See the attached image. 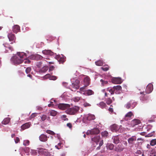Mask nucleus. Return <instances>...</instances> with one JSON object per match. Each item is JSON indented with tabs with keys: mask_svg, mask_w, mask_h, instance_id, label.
<instances>
[{
	"mask_svg": "<svg viewBox=\"0 0 156 156\" xmlns=\"http://www.w3.org/2000/svg\"><path fill=\"white\" fill-rule=\"evenodd\" d=\"M27 56L26 54L23 52H19L16 55L11 58L12 61L15 64L18 65L23 62V59Z\"/></svg>",
	"mask_w": 156,
	"mask_h": 156,
	"instance_id": "obj_1",
	"label": "nucleus"
},
{
	"mask_svg": "<svg viewBox=\"0 0 156 156\" xmlns=\"http://www.w3.org/2000/svg\"><path fill=\"white\" fill-rule=\"evenodd\" d=\"M79 110V107L75 106L72 108H68L66 111V113L69 115H74L78 112Z\"/></svg>",
	"mask_w": 156,
	"mask_h": 156,
	"instance_id": "obj_2",
	"label": "nucleus"
},
{
	"mask_svg": "<svg viewBox=\"0 0 156 156\" xmlns=\"http://www.w3.org/2000/svg\"><path fill=\"white\" fill-rule=\"evenodd\" d=\"M136 104L137 103L136 102L130 101L125 105V107L128 109L130 108L133 109L136 106Z\"/></svg>",
	"mask_w": 156,
	"mask_h": 156,
	"instance_id": "obj_3",
	"label": "nucleus"
},
{
	"mask_svg": "<svg viewBox=\"0 0 156 156\" xmlns=\"http://www.w3.org/2000/svg\"><path fill=\"white\" fill-rule=\"evenodd\" d=\"M8 37L10 41H12L10 44H12L13 43H15L16 37L15 35L12 33H9L8 35Z\"/></svg>",
	"mask_w": 156,
	"mask_h": 156,
	"instance_id": "obj_4",
	"label": "nucleus"
},
{
	"mask_svg": "<svg viewBox=\"0 0 156 156\" xmlns=\"http://www.w3.org/2000/svg\"><path fill=\"white\" fill-rule=\"evenodd\" d=\"M80 83V82L78 80H76L75 82L72 83L70 85V87L75 90H77L79 87V84Z\"/></svg>",
	"mask_w": 156,
	"mask_h": 156,
	"instance_id": "obj_5",
	"label": "nucleus"
},
{
	"mask_svg": "<svg viewBox=\"0 0 156 156\" xmlns=\"http://www.w3.org/2000/svg\"><path fill=\"white\" fill-rule=\"evenodd\" d=\"M70 105L68 104H59L58 106V108L62 110H64L69 108Z\"/></svg>",
	"mask_w": 156,
	"mask_h": 156,
	"instance_id": "obj_6",
	"label": "nucleus"
},
{
	"mask_svg": "<svg viewBox=\"0 0 156 156\" xmlns=\"http://www.w3.org/2000/svg\"><path fill=\"white\" fill-rule=\"evenodd\" d=\"M153 90V85L151 83H149L147 86L145 91V94H149L151 93Z\"/></svg>",
	"mask_w": 156,
	"mask_h": 156,
	"instance_id": "obj_7",
	"label": "nucleus"
},
{
	"mask_svg": "<svg viewBox=\"0 0 156 156\" xmlns=\"http://www.w3.org/2000/svg\"><path fill=\"white\" fill-rule=\"evenodd\" d=\"M122 126H121L119 127V126L115 124L112 125L111 126V129L112 131L113 132H117L119 129V128Z\"/></svg>",
	"mask_w": 156,
	"mask_h": 156,
	"instance_id": "obj_8",
	"label": "nucleus"
},
{
	"mask_svg": "<svg viewBox=\"0 0 156 156\" xmlns=\"http://www.w3.org/2000/svg\"><path fill=\"white\" fill-rule=\"evenodd\" d=\"M112 83L114 84H121L122 83L121 79L119 77H114L111 80Z\"/></svg>",
	"mask_w": 156,
	"mask_h": 156,
	"instance_id": "obj_9",
	"label": "nucleus"
},
{
	"mask_svg": "<svg viewBox=\"0 0 156 156\" xmlns=\"http://www.w3.org/2000/svg\"><path fill=\"white\" fill-rule=\"evenodd\" d=\"M136 137L135 136H133L129 138L127 140L128 143L129 144H133L134 142L136 141Z\"/></svg>",
	"mask_w": 156,
	"mask_h": 156,
	"instance_id": "obj_10",
	"label": "nucleus"
},
{
	"mask_svg": "<svg viewBox=\"0 0 156 156\" xmlns=\"http://www.w3.org/2000/svg\"><path fill=\"white\" fill-rule=\"evenodd\" d=\"M133 115V113L131 111L129 112L125 115L124 119L126 121L128 120H130L132 116Z\"/></svg>",
	"mask_w": 156,
	"mask_h": 156,
	"instance_id": "obj_11",
	"label": "nucleus"
},
{
	"mask_svg": "<svg viewBox=\"0 0 156 156\" xmlns=\"http://www.w3.org/2000/svg\"><path fill=\"white\" fill-rule=\"evenodd\" d=\"M140 93V94H142V95L140 97V100H141L144 101L148 99L149 98V96L147 95H146V94H145V93L144 92H141Z\"/></svg>",
	"mask_w": 156,
	"mask_h": 156,
	"instance_id": "obj_12",
	"label": "nucleus"
},
{
	"mask_svg": "<svg viewBox=\"0 0 156 156\" xmlns=\"http://www.w3.org/2000/svg\"><path fill=\"white\" fill-rule=\"evenodd\" d=\"M3 45L5 48V50L8 52L9 51H12L13 50V48L10 45V44L7 43H5L3 44Z\"/></svg>",
	"mask_w": 156,
	"mask_h": 156,
	"instance_id": "obj_13",
	"label": "nucleus"
},
{
	"mask_svg": "<svg viewBox=\"0 0 156 156\" xmlns=\"http://www.w3.org/2000/svg\"><path fill=\"white\" fill-rule=\"evenodd\" d=\"M100 132L98 128H94L89 130V133L91 135L98 134Z\"/></svg>",
	"mask_w": 156,
	"mask_h": 156,
	"instance_id": "obj_14",
	"label": "nucleus"
},
{
	"mask_svg": "<svg viewBox=\"0 0 156 156\" xmlns=\"http://www.w3.org/2000/svg\"><path fill=\"white\" fill-rule=\"evenodd\" d=\"M100 136H95L94 137L91 138V140L92 141L96 143V144H98V142L100 141Z\"/></svg>",
	"mask_w": 156,
	"mask_h": 156,
	"instance_id": "obj_15",
	"label": "nucleus"
},
{
	"mask_svg": "<svg viewBox=\"0 0 156 156\" xmlns=\"http://www.w3.org/2000/svg\"><path fill=\"white\" fill-rule=\"evenodd\" d=\"M31 124L30 122H28L23 124L21 126V129L24 130L30 127Z\"/></svg>",
	"mask_w": 156,
	"mask_h": 156,
	"instance_id": "obj_16",
	"label": "nucleus"
},
{
	"mask_svg": "<svg viewBox=\"0 0 156 156\" xmlns=\"http://www.w3.org/2000/svg\"><path fill=\"white\" fill-rule=\"evenodd\" d=\"M20 30V27L18 25H16L12 27V31L15 33L16 34Z\"/></svg>",
	"mask_w": 156,
	"mask_h": 156,
	"instance_id": "obj_17",
	"label": "nucleus"
},
{
	"mask_svg": "<svg viewBox=\"0 0 156 156\" xmlns=\"http://www.w3.org/2000/svg\"><path fill=\"white\" fill-rule=\"evenodd\" d=\"M140 123V121L139 119H134L132 121L131 124L132 126L134 127V126L139 124Z\"/></svg>",
	"mask_w": 156,
	"mask_h": 156,
	"instance_id": "obj_18",
	"label": "nucleus"
},
{
	"mask_svg": "<svg viewBox=\"0 0 156 156\" xmlns=\"http://www.w3.org/2000/svg\"><path fill=\"white\" fill-rule=\"evenodd\" d=\"M39 139L41 141L45 142L47 140L48 137L46 135L42 134L40 136Z\"/></svg>",
	"mask_w": 156,
	"mask_h": 156,
	"instance_id": "obj_19",
	"label": "nucleus"
},
{
	"mask_svg": "<svg viewBox=\"0 0 156 156\" xmlns=\"http://www.w3.org/2000/svg\"><path fill=\"white\" fill-rule=\"evenodd\" d=\"M84 85L85 86H88L90 84V79L88 76L85 77L83 80Z\"/></svg>",
	"mask_w": 156,
	"mask_h": 156,
	"instance_id": "obj_20",
	"label": "nucleus"
},
{
	"mask_svg": "<svg viewBox=\"0 0 156 156\" xmlns=\"http://www.w3.org/2000/svg\"><path fill=\"white\" fill-rule=\"evenodd\" d=\"M42 52L43 54L45 55H52L53 54V52L49 50H43Z\"/></svg>",
	"mask_w": 156,
	"mask_h": 156,
	"instance_id": "obj_21",
	"label": "nucleus"
},
{
	"mask_svg": "<svg viewBox=\"0 0 156 156\" xmlns=\"http://www.w3.org/2000/svg\"><path fill=\"white\" fill-rule=\"evenodd\" d=\"M112 139L113 140V142L115 144H117L119 142L120 140L118 136H113Z\"/></svg>",
	"mask_w": 156,
	"mask_h": 156,
	"instance_id": "obj_22",
	"label": "nucleus"
},
{
	"mask_svg": "<svg viewBox=\"0 0 156 156\" xmlns=\"http://www.w3.org/2000/svg\"><path fill=\"white\" fill-rule=\"evenodd\" d=\"M95 119V117L94 115L89 114L87 117V120L91 121L94 120Z\"/></svg>",
	"mask_w": 156,
	"mask_h": 156,
	"instance_id": "obj_23",
	"label": "nucleus"
},
{
	"mask_svg": "<svg viewBox=\"0 0 156 156\" xmlns=\"http://www.w3.org/2000/svg\"><path fill=\"white\" fill-rule=\"evenodd\" d=\"M10 118H6L5 119L3 120L2 122V123L4 125H6L8 124L10 122Z\"/></svg>",
	"mask_w": 156,
	"mask_h": 156,
	"instance_id": "obj_24",
	"label": "nucleus"
},
{
	"mask_svg": "<svg viewBox=\"0 0 156 156\" xmlns=\"http://www.w3.org/2000/svg\"><path fill=\"white\" fill-rule=\"evenodd\" d=\"M122 144H119L118 147L116 148V151H117L121 152L124 149V147H122Z\"/></svg>",
	"mask_w": 156,
	"mask_h": 156,
	"instance_id": "obj_25",
	"label": "nucleus"
},
{
	"mask_svg": "<svg viewBox=\"0 0 156 156\" xmlns=\"http://www.w3.org/2000/svg\"><path fill=\"white\" fill-rule=\"evenodd\" d=\"M48 69V67L44 66L39 70V72L40 73H45L47 71Z\"/></svg>",
	"mask_w": 156,
	"mask_h": 156,
	"instance_id": "obj_26",
	"label": "nucleus"
},
{
	"mask_svg": "<svg viewBox=\"0 0 156 156\" xmlns=\"http://www.w3.org/2000/svg\"><path fill=\"white\" fill-rule=\"evenodd\" d=\"M49 114L52 116H55L57 114V112L56 111L53 110H51L49 112H48Z\"/></svg>",
	"mask_w": 156,
	"mask_h": 156,
	"instance_id": "obj_27",
	"label": "nucleus"
},
{
	"mask_svg": "<svg viewBox=\"0 0 156 156\" xmlns=\"http://www.w3.org/2000/svg\"><path fill=\"white\" fill-rule=\"evenodd\" d=\"M86 93L87 96H90L94 94V92L91 90H86Z\"/></svg>",
	"mask_w": 156,
	"mask_h": 156,
	"instance_id": "obj_28",
	"label": "nucleus"
},
{
	"mask_svg": "<svg viewBox=\"0 0 156 156\" xmlns=\"http://www.w3.org/2000/svg\"><path fill=\"white\" fill-rule=\"evenodd\" d=\"M113 89L115 91L116 90H122V87L120 85H117L116 86H114L113 87Z\"/></svg>",
	"mask_w": 156,
	"mask_h": 156,
	"instance_id": "obj_29",
	"label": "nucleus"
},
{
	"mask_svg": "<svg viewBox=\"0 0 156 156\" xmlns=\"http://www.w3.org/2000/svg\"><path fill=\"white\" fill-rule=\"evenodd\" d=\"M108 135L109 134L108 132L106 131H105L101 133L102 136L104 137H108Z\"/></svg>",
	"mask_w": 156,
	"mask_h": 156,
	"instance_id": "obj_30",
	"label": "nucleus"
},
{
	"mask_svg": "<svg viewBox=\"0 0 156 156\" xmlns=\"http://www.w3.org/2000/svg\"><path fill=\"white\" fill-rule=\"evenodd\" d=\"M106 103L108 105H110L112 102V100L110 98H108L105 99Z\"/></svg>",
	"mask_w": 156,
	"mask_h": 156,
	"instance_id": "obj_31",
	"label": "nucleus"
},
{
	"mask_svg": "<svg viewBox=\"0 0 156 156\" xmlns=\"http://www.w3.org/2000/svg\"><path fill=\"white\" fill-rule=\"evenodd\" d=\"M43 57L41 55L38 54L35 55V60H40Z\"/></svg>",
	"mask_w": 156,
	"mask_h": 156,
	"instance_id": "obj_32",
	"label": "nucleus"
},
{
	"mask_svg": "<svg viewBox=\"0 0 156 156\" xmlns=\"http://www.w3.org/2000/svg\"><path fill=\"white\" fill-rule=\"evenodd\" d=\"M95 64L98 66H101L103 65V62L101 60H99L95 62Z\"/></svg>",
	"mask_w": 156,
	"mask_h": 156,
	"instance_id": "obj_33",
	"label": "nucleus"
},
{
	"mask_svg": "<svg viewBox=\"0 0 156 156\" xmlns=\"http://www.w3.org/2000/svg\"><path fill=\"white\" fill-rule=\"evenodd\" d=\"M107 90L108 91L111 93V94L112 95L114 94V90L112 88L110 89L109 88H108L107 89Z\"/></svg>",
	"mask_w": 156,
	"mask_h": 156,
	"instance_id": "obj_34",
	"label": "nucleus"
},
{
	"mask_svg": "<svg viewBox=\"0 0 156 156\" xmlns=\"http://www.w3.org/2000/svg\"><path fill=\"white\" fill-rule=\"evenodd\" d=\"M100 81L101 83V85L102 86L106 85L108 83L107 81L104 80L103 79L101 80Z\"/></svg>",
	"mask_w": 156,
	"mask_h": 156,
	"instance_id": "obj_35",
	"label": "nucleus"
},
{
	"mask_svg": "<svg viewBox=\"0 0 156 156\" xmlns=\"http://www.w3.org/2000/svg\"><path fill=\"white\" fill-rule=\"evenodd\" d=\"M150 145L152 146H154L156 144V139H153L150 141Z\"/></svg>",
	"mask_w": 156,
	"mask_h": 156,
	"instance_id": "obj_36",
	"label": "nucleus"
},
{
	"mask_svg": "<svg viewBox=\"0 0 156 156\" xmlns=\"http://www.w3.org/2000/svg\"><path fill=\"white\" fill-rule=\"evenodd\" d=\"M41 120L42 121H45L47 118V116L46 115L43 114L41 116Z\"/></svg>",
	"mask_w": 156,
	"mask_h": 156,
	"instance_id": "obj_37",
	"label": "nucleus"
},
{
	"mask_svg": "<svg viewBox=\"0 0 156 156\" xmlns=\"http://www.w3.org/2000/svg\"><path fill=\"white\" fill-rule=\"evenodd\" d=\"M100 106L102 108H105L106 106V104L104 102H101L99 104Z\"/></svg>",
	"mask_w": 156,
	"mask_h": 156,
	"instance_id": "obj_38",
	"label": "nucleus"
},
{
	"mask_svg": "<svg viewBox=\"0 0 156 156\" xmlns=\"http://www.w3.org/2000/svg\"><path fill=\"white\" fill-rule=\"evenodd\" d=\"M30 144V141L28 140H24L23 144L24 146L28 145Z\"/></svg>",
	"mask_w": 156,
	"mask_h": 156,
	"instance_id": "obj_39",
	"label": "nucleus"
},
{
	"mask_svg": "<svg viewBox=\"0 0 156 156\" xmlns=\"http://www.w3.org/2000/svg\"><path fill=\"white\" fill-rule=\"evenodd\" d=\"M62 144L61 143H58V145H55V147L57 149H59L62 147Z\"/></svg>",
	"mask_w": 156,
	"mask_h": 156,
	"instance_id": "obj_40",
	"label": "nucleus"
},
{
	"mask_svg": "<svg viewBox=\"0 0 156 156\" xmlns=\"http://www.w3.org/2000/svg\"><path fill=\"white\" fill-rule=\"evenodd\" d=\"M31 70V68L30 67H28L26 69V72L27 74L29 73Z\"/></svg>",
	"mask_w": 156,
	"mask_h": 156,
	"instance_id": "obj_41",
	"label": "nucleus"
},
{
	"mask_svg": "<svg viewBox=\"0 0 156 156\" xmlns=\"http://www.w3.org/2000/svg\"><path fill=\"white\" fill-rule=\"evenodd\" d=\"M46 132L48 133L53 135H54L55 134V133L54 132L49 130H47L46 131Z\"/></svg>",
	"mask_w": 156,
	"mask_h": 156,
	"instance_id": "obj_42",
	"label": "nucleus"
},
{
	"mask_svg": "<svg viewBox=\"0 0 156 156\" xmlns=\"http://www.w3.org/2000/svg\"><path fill=\"white\" fill-rule=\"evenodd\" d=\"M109 67H108V66H107L105 67H101V69L103 71H107L109 69Z\"/></svg>",
	"mask_w": 156,
	"mask_h": 156,
	"instance_id": "obj_43",
	"label": "nucleus"
},
{
	"mask_svg": "<svg viewBox=\"0 0 156 156\" xmlns=\"http://www.w3.org/2000/svg\"><path fill=\"white\" fill-rule=\"evenodd\" d=\"M57 78V77L54 76H51L50 80H56Z\"/></svg>",
	"mask_w": 156,
	"mask_h": 156,
	"instance_id": "obj_44",
	"label": "nucleus"
},
{
	"mask_svg": "<svg viewBox=\"0 0 156 156\" xmlns=\"http://www.w3.org/2000/svg\"><path fill=\"white\" fill-rule=\"evenodd\" d=\"M24 59V60H23V62H24V63L29 64L30 63V61L29 59H25V58Z\"/></svg>",
	"mask_w": 156,
	"mask_h": 156,
	"instance_id": "obj_45",
	"label": "nucleus"
},
{
	"mask_svg": "<svg viewBox=\"0 0 156 156\" xmlns=\"http://www.w3.org/2000/svg\"><path fill=\"white\" fill-rule=\"evenodd\" d=\"M30 153L31 154H33V155H36L37 154V152L35 150H31Z\"/></svg>",
	"mask_w": 156,
	"mask_h": 156,
	"instance_id": "obj_46",
	"label": "nucleus"
},
{
	"mask_svg": "<svg viewBox=\"0 0 156 156\" xmlns=\"http://www.w3.org/2000/svg\"><path fill=\"white\" fill-rule=\"evenodd\" d=\"M35 55H32L29 56V58L32 60H35Z\"/></svg>",
	"mask_w": 156,
	"mask_h": 156,
	"instance_id": "obj_47",
	"label": "nucleus"
},
{
	"mask_svg": "<svg viewBox=\"0 0 156 156\" xmlns=\"http://www.w3.org/2000/svg\"><path fill=\"white\" fill-rule=\"evenodd\" d=\"M87 86H85V85H84V86L83 87H81L80 88V90L81 91L84 92V90L85 89L86 87Z\"/></svg>",
	"mask_w": 156,
	"mask_h": 156,
	"instance_id": "obj_48",
	"label": "nucleus"
},
{
	"mask_svg": "<svg viewBox=\"0 0 156 156\" xmlns=\"http://www.w3.org/2000/svg\"><path fill=\"white\" fill-rule=\"evenodd\" d=\"M37 116V114L36 113H32L30 116V119H32Z\"/></svg>",
	"mask_w": 156,
	"mask_h": 156,
	"instance_id": "obj_49",
	"label": "nucleus"
},
{
	"mask_svg": "<svg viewBox=\"0 0 156 156\" xmlns=\"http://www.w3.org/2000/svg\"><path fill=\"white\" fill-rule=\"evenodd\" d=\"M80 99V98L79 97H76L73 98V100L75 102L78 101Z\"/></svg>",
	"mask_w": 156,
	"mask_h": 156,
	"instance_id": "obj_50",
	"label": "nucleus"
},
{
	"mask_svg": "<svg viewBox=\"0 0 156 156\" xmlns=\"http://www.w3.org/2000/svg\"><path fill=\"white\" fill-rule=\"evenodd\" d=\"M51 76V75L50 74H47L44 76V77L45 78H48L50 79Z\"/></svg>",
	"mask_w": 156,
	"mask_h": 156,
	"instance_id": "obj_51",
	"label": "nucleus"
},
{
	"mask_svg": "<svg viewBox=\"0 0 156 156\" xmlns=\"http://www.w3.org/2000/svg\"><path fill=\"white\" fill-rule=\"evenodd\" d=\"M83 105L85 107H87L90 106L91 105L90 104L86 102L83 104Z\"/></svg>",
	"mask_w": 156,
	"mask_h": 156,
	"instance_id": "obj_52",
	"label": "nucleus"
},
{
	"mask_svg": "<svg viewBox=\"0 0 156 156\" xmlns=\"http://www.w3.org/2000/svg\"><path fill=\"white\" fill-rule=\"evenodd\" d=\"M108 147L110 150H112L114 148V146L113 144H110Z\"/></svg>",
	"mask_w": 156,
	"mask_h": 156,
	"instance_id": "obj_53",
	"label": "nucleus"
},
{
	"mask_svg": "<svg viewBox=\"0 0 156 156\" xmlns=\"http://www.w3.org/2000/svg\"><path fill=\"white\" fill-rule=\"evenodd\" d=\"M54 67L53 66H51L49 67V71H50L53 70L54 69Z\"/></svg>",
	"mask_w": 156,
	"mask_h": 156,
	"instance_id": "obj_54",
	"label": "nucleus"
},
{
	"mask_svg": "<svg viewBox=\"0 0 156 156\" xmlns=\"http://www.w3.org/2000/svg\"><path fill=\"white\" fill-rule=\"evenodd\" d=\"M67 126L68 127H69L70 128H71L72 127V125L70 123H67Z\"/></svg>",
	"mask_w": 156,
	"mask_h": 156,
	"instance_id": "obj_55",
	"label": "nucleus"
},
{
	"mask_svg": "<svg viewBox=\"0 0 156 156\" xmlns=\"http://www.w3.org/2000/svg\"><path fill=\"white\" fill-rule=\"evenodd\" d=\"M20 141L19 138L17 137L15 140V142L16 143H18Z\"/></svg>",
	"mask_w": 156,
	"mask_h": 156,
	"instance_id": "obj_56",
	"label": "nucleus"
},
{
	"mask_svg": "<svg viewBox=\"0 0 156 156\" xmlns=\"http://www.w3.org/2000/svg\"><path fill=\"white\" fill-rule=\"evenodd\" d=\"M103 144V140H101L100 141V143L99 144V145L100 146H101Z\"/></svg>",
	"mask_w": 156,
	"mask_h": 156,
	"instance_id": "obj_57",
	"label": "nucleus"
},
{
	"mask_svg": "<svg viewBox=\"0 0 156 156\" xmlns=\"http://www.w3.org/2000/svg\"><path fill=\"white\" fill-rule=\"evenodd\" d=\"M109 111L112 112H113V110L112 108H109L108 109Z\"/></svg>",
	"mask_w": 156,
	"mask_h": 156,
	"instance_id": "obj_58",
	"label": "nucleus"
},
{
	"mask_svg": "<svg viewBox=\"0 0 156 156\" xmlns=\"http://www.w3.org/2000/svg\"><path fill=\"white\" fill-rule=\"evenodd\" d=\"M42 63L41 62H39L38 63V64L37 65V66L39 67H40V65Z\"/></svg>",
	"mask_w": 156,
	"mask_h": 156,
	"instance_id": "obj_59",
	"label": "nucleus"
},
{
	"mask_svg": "<svg viewBox=\"0 0 156 156\" xmlns=\"http://www.w3.org/2000/svg\"><path fill=\"white\" fill-rule=\"evenodd\" d=\"M66 117V115H63L61 116V118H65Z\"/></svg>",
	"mask_w": 156,
	"mask_h": 156,
	"instance_id": "obj_60",
	"label": "nucleus"
},
{
	"mask_svg": "<svg viewBox=\"0 0 156 156\" xmlns=\"http://www.w3.org/2000/svg\"><path fill=\"white\" fill-rule=\"evenodd\" d=\"M123 144L126 146L127 145V143L126 141H124V142H123Z\"/></svg>",
	"mask_w": 156,
	"mask_h": 156,
	"instance_id": "obj_61",
	"label": "nucleus"
},
{
	"mask_svg": "<svg viewBox=\"0 0 156 156\" xmlns=\"http://www.w3.org/2000/svg\"><path fill=\"white\" fill-rule=\"evenodd\" d=\"M27 76L29 77H30V78L32 79V76L30 75V74H28L27 75Z\"/></svg>",
	"mask_w": 156,
	"mask_h": 156,
	"instance_id": "obj_62",
	"label": "nucleus"
},
{
	"mask_svg": "<svg viewBox=\"0 0 156 156\" xmlns=\"http://www.w3.org/2000/svg\"><path fill=\"white\" fill-rule=\"evenodd\" d=\"M136 153L139 154H141V152L140 151L138 150L137 151Z\"/></svg>",
	"mask_w": 156,
	"mask_h": 156,
	"instance_id": "obj_63",
	"label": "nucleus"
},
{
	"mask_svg": "<svg viewBox=\"0 0 156 156\" xmlns=\"http://www.w3.org/2000/svg\"><path fill=\"white\" fill-rule=\"evenodd\" d=\"M101 146H100L99 145L98 147L97 148H96V150H99L100 149V148H101Z\"/></svg>",
	"mask_w": 156,
	"mask_h": 156,
	"instance_id": "obj_64",
	"label": "nucleus"
}]
</instances>
